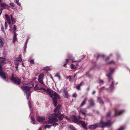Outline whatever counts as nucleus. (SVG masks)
<instances>
[{"mask_svg": "<svg viewBox=\"0 0 130 130\" xmlns=\"http://www.w3.org/2000/svg\"><path fill=\"white\" fill-rule=\"evenodd\" d=\"M112 123H111L110 121L107 122H104L102 120H101L99 123L90 125L89 126V129H90L93 130L97 127H103L106 126H110Z\"/></svg>", "mask_w": 130, "mask_h": 130, "instance_id": "nucleus-1", "label": "nucleus"}, {"mask_svg": "<svg viewBox=\"0 0 130 130\" xmlns=\"http://www.w3.org/2000/svg\"><path fill=\"white\" fill-rule=\"evenodd\" d=\"M5 60L4 58L0 57V76L3 79L5 80L7 76L2 71V68L1 65V63L5 62Z\"/></svg>", "mask_w": 130, "mask_h": 130, "instance_id": "nucleus-2", "label": "nucleus"}, {"mask_svg": "<svg viewBox=\"0 0 130 130\" xmlns=\"http://www.w3.org/2000/svg\"><path fill=\"white\" fill-rule=\"evenodd\" d=\"M106 76L108 77V84L110 85L109 89L110 91H111L114 85L113 80L111 76V73L106 74Z\"/></svg>", "mask_w": 130, "mask_h": 130, "instance_id": "nucleus-3", "label": "nucleus"}, {"mask_svg": "<svg viewBox=\"0 0 130 130\" xmlns=\"http://www.w3.org/2000/svg\"><path fill=\"white\" fill-rule=\"evenodd\" d=\"M39 89L42 90L43 91L42 92L46 95L48 94L49 96L51 98H53V90L50 88H47L46 89L43 87H41Z\"/></svg>", "mask_w": 130, "mask_h": 130, "instance_id": "nucleus-4", "label": "nucleus"}, {"mask_svg": "<svg viewBox=\"0 0 130 130\" xmlns=\"http://www.w3.org/2000/svg\"><path fill=\"white\" fill-rule=\"evenodd\" d=\"M5 17L7 21H5V29H7V28L8 26V23L9 25V26L10 28L11 29H9V30H11V29H13V27L12 26V25L11 24V22L10 19V18L9 17L8 15L5 14Z\"/></svg>", "mask_w": 130, "mask_h": 130, "instance_id": "nucleus-5", "label": "nucleus"}, {"mask_svg": "<svg viewBox=\"0 0 130 130\" xmlns=\"http://www.w3.org/2000/svg\"><path fill=\"white\" fill-rule=\"evenodd\" d=\"M21 89L26 93L27 99L28 100L30 93V89L27 87H21Z\"/></svg>", "mask_w": 130, "mask_h": 130, "instance_id": "nucleus-6", "label": "nucleus"}, {"mask_svg": "<svg viewBox=\"0 0 130 130\" xmlns=\"http://www.w3.org/2000/svg\"><path fill=\"white\" fill-rule=\"evenodd\" d=\"M10 80L12 82L17 85H19L21 83V81L20 79L18 77H14L13 76V74L12 75Z\"/></svg>", "mask_w": 130, "mask_h": 130, "instance_id": "nucleus-7", "label": "nucleus"}, {"mask_svg": "<svg viewBox=\"0 0 130 130\" xmlns=\"http://www.w3.org/2000/svg\"><path fill=\"white\" fill-rule=\"evenodd\" d=\"M53 95L54 97L52 99L54 105L55 106H56L57 104V99H59L60 97L59 95L57 93L55 92L54 93Z\"/></svg>", "mask_w": 130, "mask_h": 130, "instance_id": "nucleus-8", "label": "nucleus"}, {"mask_svg": "<svg viewBox=\"0 0 130 130\" xmlns=\"http://www.w3.org/2000/svg\"><path fill=\"white\" fill-rule=\"evenodd\" d=\"M61 106L60 105H58L56 107L55 109L54 110V113L52 114V115H54V116H57L58 115H59V114H58V113H60L59 112V109Z\"/></svg>", "mask_w": 130, "mask_h": 130, "instance_id": "nucleus-9", "label": "nucleus"}, {"mask_svg": "<svg viewBox=\"0 0 130 130\" xmlns=\"http://www.w3.org/2000/svg\"><path fill=\"white\" fill-rule=\"evenodd\" d=\"M61 106L60 105H58L56 107L55 109L54 110V113L52 114V115H54V116H57L58 115H59V114H58V113H60L59 112V109Z\"/></svg>", "mask_w": 130, "mask_h": 130, "instance_id": "nucleus-10", "label": "nucleus"}, {"mask_svg": "<svg viewBox=\"0 0 130 130\" xmlns=\"http://www.w3.org/2000/svg\"><path fill=\"white\" fill-rule=\"evenodd\" d=\"M55 117L54 115L52 116V114L50 115L48 117V118L50 120H51L52 124H53L58 121L57 119L55 118H53Z\"/></svg>", "mask_w": 130, "mask_h": 130, "instance_id": "nucleus-11", "label": "nucleus"}, {"mask_svg": "<svg viewBox=\"0 0 130 130\" xmlns=\"http://www.w3.org/2000/svg\"><path fill=\"white\" fill-rule=\"evenodd\" d=\"M125 111L124 110L118 111L117 109H115V113L114 115V116L116 117L119 116L124 112Z\"/></svg>", "mask_w": 130, "mask_h": 130, "instance_id": "nucleus-12", "label": "nucleus"}, {"mask_svg": "<svg viewBox=\"0 0 130 130\" xmlns=\"http://www.w3.org/2000/svg\"><path fill=\"white\" fill-rule=\"evenodd\" d=\"M44 76V75L43 74H41L39 75L38 78V81L39 82L43 85H44V83L43 81Z\"/></svg>", "mask_w": 130, "mask_h": 130, "instance_id": "nucleus-13", "label": "nucleus"}, {"mask_svg": "<svg viewBox=\"0 0 130 130\" xmlns=\"http://www.w3.org/2000/svg\"><path fill=\"white\" fill-rule=\"evenodd\" d=\"M45 119V118L44 116L38 117L37 118V120L40 122L42 123H44V121Z\"/></svg>", "mask_w": 130, "mask_h": 130, "instance_id": "nucleus-14", "label": "nucleus"}, {"mask_svg": "<svg viewBox=\"0 0 130 130\" xmlns=\"http://www.w3.org/2000/svg\"><path fill=\"white\" fill-rule=\"evenodd\" d=\"M78 124H81L85 129H87L86 125L85 124L84 121L79 120Z\"/></svg>", "mask_w": 130, "mask_h": 130, "instance_id": "nucleus-15", "label": "nucleus"}, {"mask_svg": "<svg viewBox=\"0 0 130 130\" xmlns=\"http://www.w3.org/2000/svg\"><path fill=\"white\" fill-rule=\"evenodd\" d=\"M80 112L85 117H86L87 113V111L86 109H80Z\"/></svg>", "mask_w": 130, "mask_h": 130, "instance_id": "nucleus-16", "label": "nucleus"}, {"mask_svg": "<svg viewBox=\"0 0 130 130\" xmlns=\"http://www.w3.org/2000/svg\"><path fill=\"white\" fill-rule=\"evenodd\" d=\"M88 101L90 106H93L95 105V103L92 99L90 98L88 100Z\"/></svg>", "mask_w": 130, "mask_h": 130, "instance_id": "nucleus-17", "label": "nucleus"}, {"mask_svg": "<svg viewBox=\"0 0 130 130\" xmlns=\"http://www.w3.org/2000/svg\"><path fill=\"white\" fill-rule=\"evenodd\" d=\"M5 43L4 39L2 38H0V47L2 48L3 47Z\"/></svg>", "mask_w": 130, "mask_h": 130, "instance_id": "nucleus-18", "label": "nucleus"}, {"mask_svg": "<svg viewBox=\"0 0 130 130\" xmlns=\"http://www.w3.org/2000/svg\"><path fill=\"white\" fill-rule=\"evenodd\" d=\"M72 120L75 123H77L78 124V122L79 121L75 116H73L71 117Z\"/></svg>", "mask_w": 130, "mask_h": 130, "instance_id": "nucleus-19", "label": "nucleus"}, {"mask_svg": "<svg viewBox=\"0 0 130 130\" xmlns=\"http://www.w3.org/2000/svg\"><path fill=\"white\" fill-rule=\"evenodd\" d=\"M59 115H58L57 116H55V117H58L59 120L60 121L62 120L63 119V118L64 117V114H61L60 113H58Z\"/></svg>", "mask_w": 130, "mask_h": 130, "instance_id": "nucleus-20", "label": "nucleus"}, {"mask_svg": "<svg viewBox=\"0 0 130 130\" xmlns=\"http://www.w3.org/2000/svg\"><path fill=\"white\" fill-rule=\"evenodd\" d=\"M63 91L64 94V97L65 98H68V91L67 88H64Z\"/></svg>", "mask_w": 130, "mask_h": 130, "instance_id": "nucleus-21", "label": "nucleus"}, {"mask_svg": "<svg viewBox=\"0 0 130 130\" xmlns=\"http://www.w3.org/2000/svg\"><path fill=\"white\" fill-rule=\"evenodd\" d=\"M12 24H14L16 22V20L11 15L10 18Z\"/></svg>", "mask_w": 130, "mask_h": 130, "instance_id": "nucleus-22", "label": "nucleus"}, {"mask_svg": "<svg viewBox=\"0 0 130 130\" xmlns=\"http://www.w3.org/2000/svg\"><path fill=\"white\" fill-rule=\"evenodd\" d=\"M14 35L13 37V42L14 43L15 41H17V34L16 33L14 32Z\"/></svg>", "mask_w": 130, "mask_h": 130, "instance_id": "nucleus-23", "label": "nucleus"}, {"mask_svg": "<svg viewBox=\"0 0 130 130\" xmlns=\"http://www.w3.org/2000/svg\"><path fill=\"white\" fill-rule=\"evenodd\" d=\"M69 59L71 60L72 62H76L77 63L80 61L81 60H78L74 61L73 58L72 56H70L69 57Z\"/></svg>", "mask_w": 130, "mask_h": 130, "instance_id": "nucleus-24", "label": "nucleus"}, {"mask_svg": "<svg viewBox=\"0 0 130 130\" xmlns=\"http://www.w3.org/2000/svg\"><path fill=\"white\" fill-rule=\"evenodd\" d=\"M87 100V98H85L84 99V100L82 102V103L81 104H80V106L82 107L84 105H85L86 102V101Z\"/></svg>", "mask_w": 130, "mask_h": 130, "instance_id": "nucleus-25", "label": "nucleus"}, {"mask_svg": "<svg viewBox=\"0 0 130 130\" xmlns=\"http://www.w3.org/2000/svg\"><path fill=\"white\" fill-rule=\"evenodd\" d=\"M28 85V87L29 88H32L34 86V82H31L30 83H29Z\"/></svg>", "mask_w": 130, "mask_h": 130, "instance_id": "nucleus-26", "label": "nucleus"}, {"mask_svg": "<svg viewBox=\"0 0 130 130\" xmlns=\"http://www.w3.org/2000/svg\"><path fill=\"white\" fill-rule=\"evenodd\" d=\"M52 126V125H48L47 124L46 125H45L44 126V128L45 129H46L47 128H50Z\"/></svg>", "mask_w": 130, "mask_h": 130, "instance_id": "nucleus-27", "label": "nucleus"}, {"mask_svg": "<svg viewBox=\"0 0 130 130\" xmlns=\"http://www.w3.org/2000/svg\"><path fill=\"white\" fill-rule=\"evenodd\" d=\"M44 123H45L47 124H52V122L51 120H48L44 122Z\"/></svg>", "mask_w": 130, "mask_h": 130, "instance_id": "nucleus-28", "label": "nucleus"}, {"mask_svg": "<svg viewBox=\"0 0 130 130\" xmlns=\"http://www.w3.org/2000/svg\"><path fill=\"white\" fill-rule=\"evenodd\" d=\"M31 122H32L33 124H35V120L34 118L33 117L31 116Z\"/></svg>", "mask_w": 130, "mask_h": 130, "instance_id": "nucleus-29", "label": "nucleus"}, {"mask_svg": "<svg viewBox=\"0 0 130 130\" xmlns=\"http://www.w3.org/2000/svg\"><path fill=\"white\" fill-rule=\"evenodd\" d=\"M69 127L72 130H76L75 128L73 125H70Z\"/></svg>", "mask_w": 130, "mask_h": 130, "instance_id": "nucleus-30", "label": "nucleus"}, {"mask_svg": "<svg viewBox=\"0 0 130 130\" xmlns=\"http://www.w3.org/2000/svg\"><path fill=\"white\" fill-rule=\"evenodd\" d=\"M14 2H15L19 6H20L21 5V3L19 2V0H14Z\"/></svg>", "mask_w": 130, "mask_h": 130, "instance_id": "nucleus-31", "label": "nucleus"}, {"mask_svg": "<svg viewBox=\"0 0 130 130\" xmlns=\"http://www.w3.org/2000/svg\"><path fill=\"white\" fill-rule=\"evenodd\" d=\"M104 56L103 54H99L98 55L97 58H103Z\"/></svg>", "mask_w": 130, "mask_h": 130, "instance_id": "nucleus-32", "label": "nucleus"}, {"mask_svg": "<svg viewBox=\"0 0 130 130\" xmlns=\"http://www.w3.org/2000/svg\"><path fill=\"white\" fill-rule=\"evenodd\" d=\"M98 99L100 104H103V102L101 100L99 97L98 98Z\"/></svg>", "mask_w": 130, "mask_h": 130, "instance_id": "nucleus-33", "label": "nucleus"}, {"mask_svg": "<svg viewBox=\"0 0 130 130\" xmlns=\"http://www.w3.org/2000/svg\"><path fill=\"white\" fill-rule=\"evenodd\" d=\"M1 7H5L7 5L5 3H2L1 4Z\"/></svg>", "mask_w": 130, "mask_h": 130, "instance_id": "nucleus-34", "label": "nucleus"}, {"mask_svg": "<svg viewBox=\"0 0 130 130\" xmlns=\"http://www.w3.org/2000/svg\"><path fill=\"white\" fill-rule=\"evenodd\" d=\"M125 128V127L123 126H121L117 130H123Z\"/></svg>", "mask_w": 130, "mask_h": 130, "instance_id": "nucleus-35", "label": "nucleus"}, {"mask_svg": "<svg viewBox=\"0 0 130 130\" xmlns=\"http://www.w3.org/2000/svg\"><path fill=\"white\" fill-rule=\"evenodd\" d=\"M22 59L21 58V55H20V57L18 59V60L19 62L22 61Z\"/></svg>", "mask_w": 130, "mask_h": 130, "instance_id": "nucleus-36", "label": "nucleus"}, {"mask_svg": "<svg viewBox=\"0 0 130 130\" xmlns=\"http://www.w3.org/2000/svg\"><path fill=\"white\" fill-rule=\"evenodd\" d=\"M34 88L35 89H37V90H39V86L37 85H36L35 87Z\"/></svg>", "mask_w": 130, "mask_h": 130, "instance_id": "nucleus-37", "label": "nucleus"}, {"mask_svg": "<svg viewBox=\"0 0 130 130\" xmlns=\"http://www.w3.org/2000/svg\"><path fill=\"white\" fill-rule=\"evenodd\" d=\"M1 30L3 32L4 34H5V32L4 31V28L3 26H2L1 27Z\"/></svg>", "mask_w": 130, "mask_h": 130, "instance_id": "nucleus-38", "label": "nucleus"}, {"mask_svg": "<svg viewBox=\"0 0 130 130\" xmlns=\"http://www.w3.org/2000/svg\"><path fill=\"white\" fill-rule=\"evenodd\" d=\"M110 70L111 72H112L114 70V69L113 68H110Z\"/></svg>", "mask_w": 130, "mask_h": 130, "instance_id": "nucleus-39", "label": "nucleus"}, {"mask_svg": "<svg viewBox=\"0 0 130 130\" xmlns=\"http://www.w3.org/2000/svg\"><path fill=\"white\" fill-rule=\"evenodd\" d=\"M67 78L68 79H69V80L70 81H71V77L69 76L68 77H67Z\"/></svg>", "mask_w": 130, "mask_h": 130, "instance_id": "nucleus-40", "label": "nucleus"}, {"mask_svg": "<svg viewBox=\"0 0 130 130\" xmlns=\"http://www.w3.org/2000/svg\"><path fill=\"white\" fill-rule=\"evenodd\" d=\"M55 77H58V78L59 79H60V76H59V74H58V73H56V74L55 75Z\"/></svg>", "mask_w": 130, "mask_h": 130, "instance_id": "nucleus-41", "label": "nucleus"}, {"mask_svg": "<svg viewBox=\"0 0 130 130\" xmlns=\"http://www.w3.org/2000/svg\"><path fill=\"white\" fill-rule=\"evenodd\" d=\"M28 105L29 108L30 109H31V102L29 101H28Z\"/></svg>", "mask_w": 130, "mask_h": 130, "instance_id": "nucleus-42", "label": "nucleus"}, {"mask_svg": "<svg viewBox=\"0 0 130 130\" xmlns=\"http://www.w3.org/2000/svg\"><path fill=\"white\" fill-rule=\"evenodd\" d=\"M9 5L12 7H14V4L13 3H10Z\"/></svg>", "mask_w": 130, "mask_h": 130, "instance_id": "nucleus-43", "label": "nucleus"}, {"mask_svg": "<svg viewBox=\"0 0 130 130\" xmlns=\"http://www.w3.org/2000/svg\"><path fill=\"white\" fill-rule=\"evenodd\" d=\"M80 86L79 85L78 86H76V87L77 88V90H79L80 89Z\"/></svg>", "mask_w": 130, "mask_h": 130, "instance_id": "nucleus-44", "label": "nucleus"}, {"mask_svg": "<svg viewBox=\"0 0 130 130\" xmlns=\"http://www.w3.org/2000/svg\"><path fill=\"white\" fill-rule=\"evenodd\" d=\"M74 65L73 64H72L71 65V69H74Z\"/></svg>", "mask_w": 130, "mask_h": 130, "instance_id": "nucleus-45", "label": "nucleus"}, {"mask_svg": "<svg viewBox=\"0 0 130 130\" xmlns=\"http://www.w3.org/2000/svg\"><path fill=\"white\" fill-rule=\"evenodd\" d=\"M59 124V123H54L53 124V125L54 126H55V125H58Z\"/></svg>", "mask_w": 130, "mask_h": 130, "instance_id": "nucleus-46", "label": "nucleus"}, {"mask_svg": "<svg viewBox=\"0 0 130 130\" xmlns=\"http://www.w3.org/2000/svg\"><path fill=\"white\" fill-rule=\"evenodd\" d=\"M114 63V62L113 60H111L108 63V64H111Z\"/></svg>", "mask_w": 130, "mask_h": 130, "instance_id": "nucleus-47", "label": "nucleus"}, {"mask_svg": "<svg viewBox=\"0 0 130 130\" xmlns=\"http://www.w3.org/2000/svg\"><path fill=\"white\" fill-rule=\"evenodd\" d=\"M111 115V113L110 112H109L107 113L106 115V116L107 117H109Z\"/></svg>", "mask_w": 130, "mask_h": 130, "instance_id": "nucleus-48", "label": "nucleus"}, {"mask_svg": "<svg viewBox=\"0 0 130 130\" xmlns=\"http://www.w3.org/2000/svg\"><path fill=\"white\" fill-rule=\"evenodd\" d=\"M76 95H77L76 94L74 93L73 94L72 96L74 98H76Z\"/></svg>", "mask_w": 130, "mask_h": 130, "instance_id": "nucleus-49", "label": "nucleus"}, {"mask_svg": "<svg viewBox=\"0 0 130 130\" xmlns=\"http://www.w3.org/2000/svg\"><path fill=\"white\" fill-rule=\"evenodd\" d=\"M13 28L14 30V31H15L17 29V28L16 27V26L15 25H13Z\"/></svg>", "mask_w": 130, "mask_h": 130, "instance_id": "nucleus-50", "label": "nucleus"}, {"mask_svg": "<svg viewBox=\"0 0 130 130\" xmlns=\"http://www.w3.org/2000/svg\"><path fill=\"white\" fill-rule=\"evenodd\" d=\"M44 69L46 70H48L49 69V68L48 67H46L44 68Z\"/></svg>", "mask_w": 130, "mask_h": 130, "instance_id": "nucleus-51", "label": "nucleus"}, {"mask_svg": "<svg viewBox=\"0 0 130 130\" xmlns=\"http://www.w3.org/2000/svg\"><path fill=\"white\" fill-rule=\"evenodd\" d=\"M27 45H26V44H25V46L24 47V51H25L26 49V47H27Z\"/></svg>", "mask_w": 130, "mask_h": 130, "instance_id": "nucleus-52", "label": "nucleus"}, {"mask_svg": "<svg viewBox=\"0 0 130 130\" xmlns=\"http://www.w3.org/2000/svg\"><path fill=\"white\" fill-rule=\"evenodd\" d=\"M69 59H66V63H67L69 62Z\"/></svg>", "mask_w": 130, "mask_h": 130, "instance_id": "nucleus-53", "label": "nucleus"}, {"mask_svg": "<svg viewBox=\"0 0 130 130\" xmlns=\"http://www.w3.org/2000/svg\"><path fill=\"white\" fill-rule=\"evenodd\" d=\"M99 81L100 83H101L102 84L103 83H104V81L103 80L100 79Z\"/></svg>", "mask_w": 130, "mask_h": 130, "instance_id": "nucleus-54", "label": "nucleus"}, {"mask_svg": "<svg viewBox=\"0 0 130 130\" xmlns=\"http://www.w3.org/2000/svg\"><path fill=\"white\" fill-rule=\"evenodd\" d=\"M28 40V39H27L26 40V42L25 43V44H26V45H27Z\"/></svg>", "mask_w": 130, "mask_h": 130, "instance_id": "nucleus-55", "label": "nucleus"}, {"mask_svg": "<svg viewBox=\"0 0 130 130\" xmlns=\"http://www.w3.org/2000/svg\"><path fill=\"white\" fill-rule=\"evenodd\" d=\"M15 64L18 66L19 65V63L17 62H15Z\"/></svg>", "mask_w": 130, "mask_h": 130, "instance_id": "nucleus-56", "label": "nucleus"}, {"mask_svg": "<svg viewBox=\"0 0 130 130\" xmlns=\"http://www.w3.org/2000/svg\"><path fill=\"white\" fill-rule=\"evenodd\" d=\"M30 63H34V60H31L30 61Z\"/></svg>", "mask_w": 130, "mask_h": 130, "instance_id": "nucleus-57", "label": "nucleus"}, {"mask_svg": "<svg viewBox=\"0 0 130 130\" xmlns=\"http://www.w3.org/2000/svg\"><path fill=\"white\" fill-rule=\"evenodd\" d=\"M95 93V91H93L92 92V95H93V94H94Z\"/></svg>", "mask_w": 130, "mask_h": 130, "instance_id": "nucleus-58", "label": "nucleus"}, {"mask_svg": "<svg viewBox=\"0 0 130 130\" xmlns=\"http://www.w3.org/2000/svg\"><path fill=\"white\" fill-rule=\"evenodd\" d=\"M83 84V82H81L80 84L79 85H80V86L82 85Z\"/></svg>", "mask_w": 130, "mask_h": 130, "instance_id": "nucleus-59", "label": "nucleus"}, {"mask_svg": "<svg viewBox=\"0 0 130 130\" xmlns=\"http://www.w3.org/2000/svg\"><path fill=\"white\" fill-rule=\"evenodd\" d=\"M67 63H65L63 65V66L64 67H66V65L67 64Z\"/></svg>", "mask_w": 130, "mask_h": 130, "instance_id": "nucleus-60", "label": "nucleus"}, {"mask_svg": "<svg viewBox=\"0 0 130 130\" xmlns=\"http://www.w3.org/2000/svg\"><path fill=\"white\" fill-rule=\"evenodd\" d=\"M109 59V57H107L106 58V59H105V60H107L108 59Z\"/></svg>", "mask_w": 130, "mask_h": 130, "instance_id": "nucleus-61", "label": "nucleus"}, {"mask_svg": "<svg viewBox=\"0 0 130 130\" xmlns=\"http://www.w3.org/2000/svg\"><path fill=\"white\" fill-rule=\"evenodd\" d=\"M89 89H90V88L89 87H88L87 89V91H88L89 90Z\"/></svg>", "mask_w": 130, "mask_h": 130, "instance_id": "nucleus-62", "label": "nucleus"}, {"mask_svg": "<svg viewBox=\"0 0 130 130\" xmlns=\"http://www.w3.org/2000/svg\"><path fill=\"white\" fill-rule=\"evenodd\" d=\"M76 74H74V78H75V77L76 76Z\"/></svg>", "mask_w": 130, "mask_h": 130, "instance_id": "nucleus-63", "label": "nucleus"}, {"mask_svg": "<svg viewBox=\"0 0 130 130\" xmlns=\"http://www.w3.org/2000/svg\"><path fill=\"white\" fill-rule=\"evenodd\" d=\"M104 88V87H102V88H101L100 89V90H102L103 88Z\"/></svg>", "mask_w": 130, "mask_h": 130, "instance_id": "nucleus-64", "label": "nucleus"}]
</instances>
